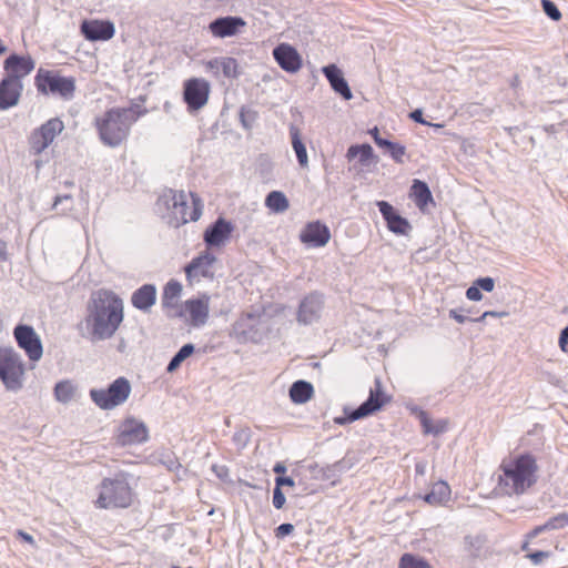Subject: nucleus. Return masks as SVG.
Returning <instances> with one entry per match:
<instances>
[{
    "label": "nucleus",
    "mask_w": 568,
    "mask_h": 568,
    "mask_svg": "<svg viewBox=\"0 0 568 568\" xmlns=\"http://www.w3.org/2000/svg\"><path fill=\"white\" fill-rule=\"evenodd\" d=\"M290 135L292 141V148L295 152L297 162L301 168H307L308 166V156L307 151L304 142L302 141L300 130L292 125L290 128Z\"/></svg>",
    "instance_id": "72a5a7b5"
},
{
    "label": "nucleus",
    "mask_w": 568,
    "mask_h": 568,
    "mask_svg": "<svg viewBox=\"0 0 568 568\" xmlns=\"http://www.w3.org/2000/svg\"><path fill=\"white\" fill-rule=\"evenodd\" d=\"M285 501H286V498H285L284 493L282 491V488L275 486V488L273 490V499H272V504H273L274 508L282 509Z\"/></svg>",
    "instance_id": "de8ad7c7"
},
{
    "label": "nucleus",
    "mask_w": 568,
    "mask_h": 568,
    "mask_svg": "<svg viewBox=\"0 0 568 568\" xmlns=\"http://www.w3.org/2000/svg\"><path fill=\"white\" fill-rule=\"evenodd\" d=\"M346 158L348 161L358 158L359 164L367 166L374 158V151L368 143L354 144L348 148Z\"/></svg>",
    "instance_id": "473e14b6"
},
{
    "label": "nucleus",
    "mask_w": 568,
    "mask_h": 568,
    "mask_svg": "<svg viewBox=\"0 0 568 568\" xmlns=\"http://www.w3.org/2000/svg\"><path fill=\"white\" fill-rule=\"evenodd\" d=\"M185 310L190 315L191 324L195 327L203 326L209 318L210 296L203 294L199 298L185 301Z\"/></svg>",
    "instance_id": "393cba45"
},
{
    "label": "nucleus",
    "mask_w": 568,
    "mask_h": 568,
    "mask_svg": "<svg viewBox=\"0 0 568 568\" xmlns=\"http://www.w3.org/2000/svg\"><path fill=\"white\" fill-rule=\"evenodd\" d=\"M346 469H347L346 462L343 459L338 460L335 464L326 467L325 477L329 478L331 476L343 473Z\"/></svg>",
    "instance_id": "a18cd8bd"
},
{
    "label": "nucleus",
    "mask_w": 568,
    "mask_h": 568,
    "mask_svg": "<svg viewBox=\"0 0 568 568\" xmlns=\"http://www.w3.org/2000/svg\"><path fill=\"white\" fill-rule=\"evenodd\" d=\"M549 556H550V552L538 550V551L528 554L527 558H529L534 565H539L544 559L548 558Z\"/></svg>",
    "instance_id": "864d4df0"
},
{
    "label": "nucleus",
    "mask_w": 568,
    "mask_h": 568,
    "mask_svg": "<svg viewBox=\"0 0 568 568\" xmlns=\"http://www.w3.org/2000/svg\"><path fill=\"white\" fill-rule=\"evenodd\" d=\"M265 205L274 213H283L288 206V200L281 191H271L265 199Z\"/></svg>",
    "instance_id": "e433bc0d"
},
{
    "label": "nucleus",
    "mask_w": 568,
    "mask_h": 568,
    "mask_svg": "<svg viewBox=\"0 0 568 568\" xmlns=\"http://www.w3.org/2000/svg\"><path fill=\"white\" fill-rule=\"evenodd\" d=\"M211 87L203 78H191L183 83V101L190 113L202 109L209 100Z\"/></svg>",
    "instance_id": "9d476101"
},
{
    "label": "nucleus",
    "mask_w": 568,
    "mask_h": 568,
    "mask_svg": "<svg viewBox=\"0 0 568 568\" xmlns=\"http://www.w3.org/2000/svg\"><path fill=\"white\" fill-rule=\"evenodd\" d=\"M176 464H178V463H176V460H171V462H169V468H170V469H173V468L175 467V465H176Z\"/></svg>",
    "instance_id": "774afa93"
},
{
    "label": "nucleus",
    "mask_w": 568,
    "mask_h": 568,
    "mask_svg": "<svg viewBox=\"0 0 568 568\" xmlns=\"http://www.w3.org/2000/svg\"><path fill=\"white\" fill-rule=\"evenodd\" d=\"M409 118L417 122V123H420V124H428L427 121L424 120L423 118V110L422 109H415L414 111L410 112L409 114Z\"/></svg>",
    "instance_id": "13d9d810"
},
{
    "label": "nucleus",
    "mask_w": 568,
    "mask_h": 568,
    "mask_svg": "<svg viewBox=\"0 0 568 568\" xmlns=\"http://www.w3.org/2000/svg\"><path fill=\"white\" fill-rule=\"evenodd\" d=\"M60 204L64 205L62 207V212L63 213L70 211L72 209V206H73L72 196L70 194H64V195L55 196L54 202H53V209H57Z\"/></svg>",
    "instance_id": "c03bdc74"
},
{
    "label": "nucleus",
    "mask_w": 568,
    "mask_h": 568,
    "mask_svg": "<svg viewBox=\"0 0 568 568\" xmlns=\"http://www.w3.org/2000/svg\"><path fill=\"white\" fill-rule=\"evenodd\" d=\"M314 393L313 385L304 379L294 382L288 390L290 398L294 404H304L311 399Z\"/></svg>",
    "instance_id": "c756f323"
},
{
    "label": "nucleus",
    "mask_w": 568,
    "mask_h": 568,
    "mask_svg": "<svg viewBox=\"0 0 568 568\" xmlns=\"http://www.w3.org/2000/svg\"><path fill=\"white\" fill-rule=\"evenodd\" d=\"M475 284L480 288V291L491 292L495 286V281L493 277H479L475 281Z\"/></svg>",
    "instance_id": "09e8293b"
},
{
    "label": "nucleus",
    "mask_w": 568,
    "mask_h": 568,
    "mask_svg": "<svg viewBox=\"0 0 568 568\" xmlns=\"http://www.w3.org/2000/svg\"><path fill=\"white\" fill-rule=\"evenodd\" d=\"M410 197L417 207L423 210L428 203L433 202V195L429 186L422 180H414L410 186Z\"/></svg>",
    "instance_id": "7c9ffc66"
},
{
    "label": "nucleus",
    "mask_w": 568,
    "mask_h": 568,
    "mask_svg": "<svg viewBox=\"0 0 568 568\" xmlns=\"http://www.w3.org/2000/svg\"><path fill=\"white\" fill-rule=\"evenodd\" d=\"M568 525V513H560L551 518H549L545 523V528H547L548 531L550 530H557L566 527Z\"/></svg>",
    "instance_id": "79ce46f5"
},
{
    "label": "nucleus",
    "mask_w": 568,
    "mask_h": 568,
    "mask_svg": "<svg viewBox=\"0 0 568 568\" xmlns=\"http://www.w3.org/2000/svg\"><path fill=\"white\" fill-rule=\"evenodd\" d=\"M295 485V481L290 476H277L275 478V486L282 488V486H290L293 487Z\"/></svg>",
    "instance_id": "6e6d98bb"
},
{
    "label": "nucleus",
    "mask_w": 568,
    "mask_h": 568,
    "mask_svg": "<svg viewBox=\"0 0 568 568\" xmlns=\"http://www.w3.org/2000/svg\"><path fill=\"white\" fill-rule=\"evenodd\" d=\"M80 30L83 37L92 42L108 41L115 33L114 24L109 20H83Z\"/></svg>",
    "instance_id": "a211bd4d"
},
{
    "label": "nucleus",
    "mask_w": 568,
    "mask_h": 568,
    "mask_svg": "<svg viewBox=\"0 0 568 568\" xmlns=\"http://www.w3.org/2000/svg\"><path fill=\"white\" fill-rule=\"evenodd\" d=\"M416 474L424 475L426 471V463H417L415 465Z\"/></svg>",
    "instance_id": "0e129e2a"
},
{
    "label": "nucleus",
    "mask_w": 568,
    "mask_h": 568,
    "mask_svg": "<svg viewBox=\"0 0 568 568\" xmlns=\"http://www.w3.org/2000/svg\"><path fill=\"white\" fill-rule=\"evenodd\" d=\"M205 69L214 77L219 78L221 74L227 79H235L239 77V63L232 57H219L205 62Z\"/></svg>",
    "instance_id": "b1692460"
},
{
    "label": "nucleus",
    "mask_w": 568,
    "mask_h": 568,
    "mask_svg": "<svg viewBox=\"0 0 568 568\" xmlns=\"http://www.w3.org/2000/svg\"><path fill=\"white\" fill-rule=\"evenodd\" d=\"M36 67L30 55L10 54L3 62V69L8 79L22 83V79L30 74Z\"/></svg>",
    "instance_id": "dca6fc26"
},
{
    "label": "nucleus",
    "mask_w": 568,
    "mask_h": 568,
    "mask_svg": "<svg viewBox=\"0 0 568 568\" xmlns=\"http://www.w3.org/2000/svg\"><path fill=\"white\" fill-rule=\"evenodd\" d=\"M212 471L216 475L219 479L222 481H229V468L224 465H212Z\"/></svg>",
    "instance_id": "8fccbe9b"
},
{
    "label": "nucleus",
    "mask_w": 568,
    "mask_h": 568,
    "mask_svg": "<svg viewBox=\"0 0 568 568\" xmlns=\"http://www.w3.org/2000/svg\"><path fill=\"white\" fill-rule=\"evenodd\" d=\"M216 257L209 251H204L184 267L186 278L189 281L204 278H214V264Z\"/></svg>",
    "instance_id": "2eb2a0df"
},
{
    "label": "nucleus",
    "mask_w": 568,
    "mask_h": 568,
    "mask_svg": "<svg viewBox=\"0 0 568 568\" xmlns=\"http://www.w3.org/2000/svg\"><path fill=\"white\" fill-rule=\"evenodd\" d=\"M247 439H248L247 433L244 430L236 432L233 436V440L237 444H241L242 446L246 445Z\"/></svg>",
    "instance_id": "bf43d9fd"
},
{
    "label": "nucleus",
    "mask_w": 568,
    "mask_h": 568,
    "mask_svg": "<svg viewBox=\"0 0 568 568\" xmlns=\"http://www.w3.org/2000/svg\"><path fill=\"white\" fill-rule=\"evenodd\" d=\"M234 225L224 217H217L204 231L203 240L207 247H219L223 245L232 235Z\"/></svg>",
    "instance_id": "f3484780"
},
{
    "label": "nucleus",
    "mask_w": 568,
    "mask_h": 568,
    "mask_svg": "<svg viewBox=\"0 0 568 568\" xmlns=\"http://www.w3.org/2000/svg\"><path fill=\"white\" fill-rule=\"evenodd\" d=\"M324 308V296L318 292H312L300 303L296 320L301 325H311L321 318Z\"/></svg>",
    "instance_id": "4468645a"
},
{
    "label": "nucleus",
    "mask_w": 568,
    "mask_h": 568,
    "mask_svg": "<svg viewBox=\"0 0 568 568\" xmlns=\"http://www.w3.org/2000/svg\"><path fill=\"white\" fill-rule=\"evenodd\" d=\"M6 51H7V47L0 40V55L3 54Z\"/></svg>",
    "instance_id": "338daca9"
},
{
    "label": "nucleus",
    "mask_w": 568,
    "mask_h": 568,
    "mask_svg": "<svg viewBox=\"0 0 568 568\" xmlns=\"http://www.w3.org/2000/svg\"><path fill=\"white\" fill-rule=\"evenodd\" d=\"M507 315H508L507 312L486 311L479 317L475 318V322H481L488 316L503 317V316H507Z\"/></svg>",
    "instance_id": "4d7b16f0"
},
{
    "label": "nucleus",
    "mask_w": 568,
    "mask_h": 568,
    "mask_svg": "<svg viewBox=\"0 0 568 568\" xmlns=\"http://www.w3.org/2000/svg\"><path fill=\"white\" fill-rule=\"evenodd\" d=\"M192 207L187 203V194L184 191L164 190L158 197L156 207L160 212H166L170 226L178 229L187 222H195L202 214L200 199L193 193Z\"/></svg>",
    "instance_id": "7ed1b4c3"
},
{
    "label": "nucleus",
    "mask_w": 568,
    "mask_h": 568,
    "mask_svg": "<svg viewBox=\"0 0 568 568\" xmlns=\"http://www.w3.org/2000/svg\"><path fill=\"white\" fill-rule=\"evenodd\" d=\"M246 22L242 17L226 16L214 19L209 24L210 32L216 38H229L237 34Z\"/></svg>",
    "instance_id": "aec40b11"
},
{
    "label": "nucleus",
    "mask_w": 568,
    "mask_h": 568,
    "mask_svg": "<svg viewBox=\"0 0 568 568\" xmlns=\"http://www.w3.org/2000/svg\"><path fill=\"white\" fill-rule=\"evenodd\" d=\"M131 385L125 377L114 379L108 388L90 389L91 400L101 409L109 410L123 404L130 396Z\"/></svg>",
    "instance_id": "6e6552de"
},
{
    "label": "nucleus",
    "mask_w": 568,
    "mask_h": 568,
    "mask_svg": "<svg viewBox=\"0 0 568 568\" xmlns=\"http://www.w3.org/2000/svg\"><path fill=\"white\" fill-rule=\"evenodd\" d=\"M64 129L63 122L59 118H52L34 130L31 138V149L36 154L43 152Z\"/></svg>",
    "instance_id": "f8f14e48"
},
{
    "label": "nucleus",
    "mask_w": 568,
    "mask_h": 568,
    "mask_svg": "<svg viewBox=\"0 0 568 568\" xmlns=\"http://www.w3.org/2000/svg\"><path fill=\"white\" fill-rule=\"evenodd\" d=\"M146 113V109L134 104L129 108H113L97 119L99 136L103 144L119 146L129 135L131 126Z\"/></svg>",
    "instance_id": "f03ea898"
},
{
    "label": "nucleus",
    "mask_w": 568,
    "mask_h": 568,
    "mask_svg": "<svg viewBox=\"0 0 568 568\" xmlns=\"http://www.w3.org/2000/svg\"><path fill=\"white\" fill-rule=\"evenodd\" d=\"M13 336L18 346L24 351L31 362L40 361L43 354L42 342L32 326L18 324L13 328Z\"/></svg>",
    "instance_id": "9b49d317"
},
{
    "label": "nucleus",
    "mask_w": 568,
    "mask_h": 568,
    "mask_svg": "<svg viewBox=\"0 0 568 568\" xmlns=\"http://www.w3.org/2000/svg\"><path fill=\"white\" fill-rule=\"evenodd\" d=\"M273 471L275 474H284L286 471V467L282 463H276L273 467Z\"/></svg>",
    "instance_id": "e2e57ef3"
},
{
    "label": "nucleus",
    "mask_w": 568,
    "mask_h": 568,
    "mask_svg": "<svg viewBox=\"0 0 568 568\" xmlns=\"http://www.w3.org/2000/svg\"><path fill=\"white\" fill-rule=\"evenodd\" d=\"M466 313H470V311H466ZM449 317L454 318L457 323L459 324H463L467 321H470V322H475V318H469L466 314H465V310L460 308V310H456V308H453L449 311Z\"/></svg>",
    "instance_id": "49530a36"
},
{
    "label": "nucleus",
    "mask_w": 568,
    "mask_h": 568,
    "mask_svg": "<svg viewBox=\"0 0 568 568\" xmlns=\"http://www.w3.org/2000/svg\"><path fill=\"white\" fill-rule=\"evenodd\" d=\"M149 432L145 424L135 418H126L119 427L115 443L122 447L146 442Z\"/></svg>",
    "instance_id": "ddd939ff"
},
{
    "label": "nucleus",
    "mask_w": 568,
    "mask_h": 568,
    "mask_svg": "<svg viewBox=\"0 0 568 568\" xmlns=\"http://www.w3.org/2000/svg\"><path fill=\"white\" fill-rule=\"evenodd\" d=\"M156 303V287L154 284H143L131 295V304L136 310L149 313Z\"/></svg>",
    "instance_id": "bb28decb"
},
{
    "label": "nucleus",
    "mask_w": 568,
    "mask_h": 568,
    "mask_svg": "<svg viewBox=\"0 0 568 568\" xmlns=\"http://www.w3.org/2000/svg\"><path fill=\"white\" fill-rule=\"evenodd\" d=\"M34 84L39 93L58 95L70 101L75 92V79L61 75L58 71L40 68L34 78Z\"/></svg>",
    "instance_id": "0eeeda50"
},
{
    "label": "nucleus",
    "mask_w": 568,
    "mask_h": 568,
    "mask_svg": "<svg viewBox=\"0 0 568 568\" xmlns=\"http://www.w3.org/2000/svg\"><path fill=\"white\" fill-rule=\"evenodd\" d=\"M17 535L19 536V538H21L23 541H26V542H28L30 545H34L36 544L34 538L30 534H28V532H26L23 530H18Z\"/></svg>",
    "instance_id": "052dcab7"
},
{
    "label": "nucleus",
    "mask_w": 568,
    "mask_h": 568,
    "mask_svg": "<svg viewBox=\"0 0 568 568\" xmlns=\"http://www.w3.org/2000/svg\"><path fill=\"white\" fill-rule=\"evenodd\" d=\"M541 6L545 14L552 21H559L561 19V12L559 11L556 3L551 0H541Z\"/></svg>",
    "instance_id": "37998d69"
},
{
    "label": "nucleus",
    "mask_w": 568,
    "mask_h": 568,
    "mask_svg": "<svg viewBox=\"0 0 568 568\" xmlns=\"http://www.w3.org/2000/svg\"><path fill=\"white\" fill-rule=\"evenodd\" d=\"M273 58L288 73H296L302 67V58L297 50L288 43H280L273 49Z\"/></svg>",
    "instance_id": "6ab92c4d"
},
{
    "label": "nucleus",
    "mask_w": 568,
    "mask_h": 568,
    "mask_svg": "<svg viewBox=\"0 0 568 568\" xmlns=\"http://www.w3.org/2000/svg\"><path fill=\"white\" fill-rule=\"evenodd\" d=\"M122 298L111 290L93 292L87 305L84 325L91 341L111 338L124 318Z\"/></svg>",
    "instance_id": "f257e3e1"
},
{
    "label": "nucleus",
    "mask_w": 568,
    "mask_h": 568,
    "mask_svg": "<svg viewBox=\"0 0 568 568\" xmlns=\"http://www.w3.org/2000/svg\"><path fill=\"white\" fill-rule=\"evenodd\" d=\"M0 381L8 392H20L26 383V365L11 347H0Z\"/></svg>",
    "instance_id": "423d86ee"
},
{
    "label": "nucleus",
    "mask_w": 568,
    "mask_h": 568,
    "mask_svg": "<svg viewBox=\"0 0 568 568\" xmlns=\"http://www.w3.org/2000/svg\"><path fill=\"white\" fill-rule=\"evenodd\" d=\"M132 503V488L125 474L104 478L100 485L97 504L100 508H126Z\"/></svg>",
    "instance_id": "39448f33"
},
{
    "label": "nucleus",
    "mask_w": 568,
    "mask_h": 568,
    "mask_svg": "<svg viewBox=\"0 0 568 568\" xmlns=\"http://www.w3.org/2000/svg\"><path fill=\"white\" fill-rule=\"evenodd\" d=\"M369 134L373 136V139L375 140L376 138H382L379 135V132H378V129L377 128H374L372 130H369Z\"/></svg>",
    "instance_id": "69168bd1"
},
{
    "label": "nucleus",
    "mask_w": 568,
    "mask_h": 568,
    "mask_svg": "<svg viewBox=\"0 0 568 568\" xmlns=\"http://www.w3.org/2000/svg\"><path fill=\"white\" fill-rule=\"evenodd\" d=\"M377 207L386 221L387 227L390 232L397 235H407L412 226L407 219L399 215L394 206L386 201H378Z\"/></svg>",
    "instance_id": "412c9836"
},
{
    "label": "nucleus",
    "mask_w": 568,
    "mask_h": 568,
    "mask_svg": "<svg viewBox=\"0 0 568 568\" xmlns=\"http://www.w3.org/2000/svg\"><path fill=\"white\" fill-rule=\"evenodd\" d=\"M412 413L418 417L425 434L438 436L447 430L448 423L446 419H438L433 423L428 414L419 407H413Z\"/></svg>",
    "instance_id": "c85d7f7f"
},
{
    "label": "nucleus",
    "mask_w": 568,
    "mask_h": 568,
    "mask_svg": "<svg viewBox=\"0 0 568 568\" xmlns=\"http://www.w3.org/2000/svg\"><path fill=\"white\" fill-rule=\"evenodd\" d=\"M385 404V394L382 390L381 381L375 379V389H371L369 396L357 408H344L345 416L335 417L334 422L338 425L353 423L367 417L379 410Z\"/></svg>",
    "instance_id": "1a4fd4ad"
},
{
    "label": "nucleus",
    "mask_w": 568,
    "mask_h": 568,
    "mask_svg": "<svg viewBox=\"0 0 568 568\" xmlns=\"http://www.w3.org/2000/svg\"><path fill=\"white\" fill-rule=\"evenodd\" d=\"M322 72L329 82L331 88L344 100H351L353 98L351 88L345 80L342 70L336 64L332 63L323 67Z\"/></svg>",
    "instance_id": "a878e982"
},
{
    "label": "nucleus",
    "mask_w": 568,
    "mask_h": 568,
    "mask_svg": "<svg viewBox=\"0 0 568 568\" xmlns=\"http://www.w3.org/2000/svg\"><path fill=\"white\" fill-rule=\"evenodd\" d=\"M375 144L383 149L396 163L404 162L406 149L403 144L389 141L385 138H376Z\"/></svg>",
    "instance_id": "f704fd0d"
},
{
    "label": "nucleus",
    "mask_w": 568,
    "mask_h": 568,
    "mask_svg": "<svg viewBox=\"0 0 568 568\" xmlns=\"http://www.w3.org/2000/svg\"><path fill=\"white\" fill-rule=\"evenodd\" d=\"M466 297L470 301H480L483 298V294L480 288L474 283L466 291Z\"/></svg>",
    "instance_id": "3c124183"
},
{
    "label": "nucleus",
    "mask_w": 568,
    "mask_h": 568,
    "mask_svg": "<svg viewBox=\"0 0 568 568\" xmlns=\"http://www.w3.org/2000/svg\"><path fill=\"white\" fill-rule=\"evenodd\" d=\"M559 346L562 352H568V325L564 327L560 332Z\"/></svg>",
    "instance_id": "5fc2aeb1"
},
{
    "label": "nucleus",
    "mask_w": 568,
    "mask_h": 568,
    "mask_svg": "<svg viewBox=\"0 0 568 568\" xmlns=\"http://www.w3.org/2000/svg\"><path fill=\"white\" fill-rule=\"evenodd\" d=\"M329 239V229L320 221L307 223L300 234V240L312 247H322L327 244Z\"/></svg>",
    "instance_id": "4be33fe9"
},
{
    "label": "nucleus",
    "mask_w": 568,
    "mask_h": 568,
    "mask_svg": "<svg viewBox=\"0 0 568 568\" xmlns=\"http://www.w3.org/2000/svg\"><path fill=\"white\" fill-rule=\"evenodd\" d=\"M53 393L59 403L68 404L74 396L75 386L69 379L60 381L55 384Z\"/></svg>",
    "instance_id": "4c0bfd02"
},
{
    "label": "nucleus",
    "mask_w": 568,
    "mask_h": 568,
    "mask_svg": "<svg viewBox=\"0 0 568 568\" xmlns=\"http://www.w3.org/2000/svg\"><path fill=\"white\" fill-rule=\"evenodd\" d=\"M398 568H432L430 565L412 554H404L400 557Z\"/></svg>",
    "instance_id": "ea45409f"
},
{
    "label": "nucleus",
    "mask_w": 568,
    "mask_h": 568,
    "mask_svg": "<svg viewBox=\"0 0 568 568\" xmlns=\"http://www.w3.org/2000/svg\"><path fill=\"white\" fill-rule=\"evenodd\" d=\"M257 119V112L248 106L240 110V121L244 129L250 130Z\"/></svg>",
    "instance_id": "a19ab883"
},
{
    "label": "nucleus",
    "mask_w": 568,
    "mask_h": 568,
    "mask_svg": "<svg viewBox=\"0 0 568 568\" xmlns=\"http://www.w3.org/2000/svg\"><path fill=\"white\" fill-rule=\"evenodd\" d=\"M449 486L445 481H438L433 486L432 490L425 495L424 500L430 505H439L449 497Z\"/></svg>",
    "instance_id": "c9c22d12"
},
{
    "label": "nucleus",
    "mask_w": 568,
    "mask_h": 568,
    "mask_svg": "<svg viewBox=\"0 0 568 568\" xmlns=\"http://www.w3.org/2000/svg\"><path fill=\"white\" fill-rule=\"evenodd\" d=\"M260 316L253 313H246L234 324L235 334L245 341H253L257 333Z\"/></svg>",
    "instance_id": "cd10ccee"
},
{
    "label": "nucleus",
    "mask_w": 568,
    "mask_h": 568,
    "mask_svg": "<svg viewBox=\"0 0 568 568\" xmlns=\"http://www.w3.org/2000/svg\"><path fill=\"white\" fill-rule=\"evenodd\" d=\"M294 530V526L290 523H283L275 529V536L277 538H283L288 536Z\"/></svg>",
    "instance_id": "603ef678"
},
{
    "label": "nucleus",
    "mask_w": 568,
    "mask_h": 568,
    "mask_svg": "<svg viewBox=\"0 0 568 568\" xmlns=\"http://www.w3.org/2000/svg\"><path fill=\"white\" fill-rule=\"evenodd\" d=\"M23 83L3 77L0 81V110L4 111L19 103Z\"/></svg>",
    "instance_id": "5701e85b"
},
{
    "label": "nucleus",
    "mask_w": 568,
    "mask_h": 568,
    "mask_svg": "<svg viewBox=\"0 0 568 568\" xmlns=\"http://www.w3.org/2000/svg\"><path fill=\"white\" fill-rule=\"evenodd\" d=\"M501 469L499 486L507 495L524 494L537 480L538 467L535 457L530 454H521L509 463H504Z\"/></svg>",
    "instance_id": "20e7f679"
},
{
    "label": "nucleus",
    "mask_w": 568,
    "mask_h": 568,
    "mask_svg": "<svg viewBox=\"0 0 568 568\" xmlns=\"http://www.w3.org/2000/svg\"><path fill=\"white\" fill-rule=\"evenodd\" d=\"M182 293V284L176 280H170L162 293V307L165 310H173L178 306V301Z\"/></svg>",
    "instance_id": "2f4dec72"
},
{
    "label": "nucleus",
    "mask_w": 568,
    "mask_h": 568,
    "mask_svg": "<svg viewBox=\"0 0 568 568\" xmlns=\"http://www.w3.org/2000/svg\"><path fill=\"white\" fill-rule=\"evenodd\" d=\"M194 345L191 343L184 344L171 358L166 366V372L173 373L180 365L194 353Z\"/></svg>",
    "instance_id": "58836bf2"
},
{
    "label": "nucleus",
    "mask_w": 568,
    "mask_h": 568,
    "mask_svg": "<svg viewBox=\"0 0 568 568\" xmlns=\"http://www.w3.org/2000/svg\"><path fill=\"white\" fill-rule=\"evenodd\" d=\"M545 531H548V530H547V528H545V524H544V525H539V526L535 527V528H534V529H532V530L527 535V537H528L529 539H531V538H535V537H537L539 534L545 532Z\"/></svg>",
    "instance_id": "680f3d73"
}]
</instances>
